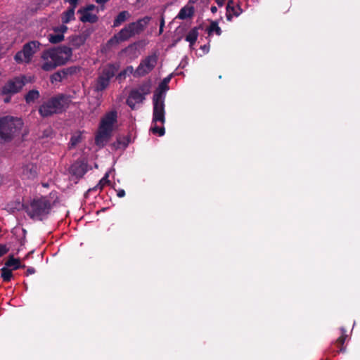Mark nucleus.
I'll return each mask as SVG.
<instances>
[{"label":"nucleus","mask_w":360,"mask_h":360,"mask_svg":"<svg viewBox=\"0 0 360 360\" xmlns=\"http://www.w3.org/2000/svg\"><path fill=\"white\" fill-rule=\"evenodd\" d=\"M135 89L139 91L143 96H146L150 93L151 82L150 80L145 81L139 84Z\"/></svg>","instance_id":"5701e85b"},{"label":"nucleus","mask_w":360,"mask_h":360,"mask_svg":"<svg viewBox=\"0 0 360 360\" xmlns=\"http://www.w3.org/2000/svg\"><path fill=\"white\" fill-rule=\"evenodd\" d=\"M108 177H109V174H108V173H106L104 175V176L99 181V182L97 184V185L95 186L92 188H89L88 191L91 192V191H96L97 190H102L105 185L110 184Z\"/></svg>","instance_id":"bb28decb"},{"label":"nucleus","mask_w":360,"mask_h":360,"mask_svg":"<svg viewBox=\"0 0 360 360\" xmlns=\"http://www.w3.org/2000/svg\"><path fill=\"white\" fill-rule=\"evenodd\" d=\"M346 338H347V335L343 333L340 337H339L337 339V340L335 342V344L337 345V347H340V349H339L340 352H344L345 351V349L343 347V345H344V343L345 342Z\"/></svg>","instance_id":"c9c22d12"},{"label":"nucleus","mask_w":360,"mask_h":360,"mask_svg":"<svg viewBox=\"0 0 360 360\" xmlns=\"http://www.w3.org/2000/svg\"><path fill=\"white\" fill-rule=\"evenodd\" d=\"M6 97L4 99V101L5 103H8L11 102L12 95H6Z\"/></svg>","instance_id":"49530a36"},{"label":"nucleus","mask_w":360,"mask_h":360,"mask_svg":"<svg viewBox=\"0 0 360 360\" xmlns=\"http://www.w3.org/2000/svg\"><path fill=\"white\" fill-rule=\"evenodd\" d=\"M165 25V20L163 18H161L160 20V29H159V34H161L163 32V27Z\"/></svg>","instance_id":"a19ab883"},{"label":"nucleus","mask_w":360,"mask_h":360,"mask_svg":"<svg viewBox=\"0 0 360 360\" xmlns=\"http://www.w3.org/2000/svg\"><path fill=\"white\" fill-rule=\"evenodd\" d=\"M165 98L153 97V123L158 122L164 124L165 122Z\"/></svg>","instance_id":"9d476101"},{"label":"nucleus","mask_w":360,"mask_h":360,"mask_svg":"<svg viewBox=\"0 0 360 360\" xmlns=\"http://www.w3.org/2000/svg\"><path fill=\"white\" fill-rule=\"evenodd\" d=\"M212 13H215L217 11V8L214 6H212L210 8Z\"/></svg>","instance_id":"8fccbe9b"},{"label":"nucleus","mask_w":360,"mask_h":360,"mask_svg":"<svg viewBox=\"0 0 360 360\" xmlns=\"http://www.w3.org/2000/svg\"><path fill=\"white\" fill-rule=\"evenodd\" d=\"M81 141V135H74L71 137L70 143L72 147L75 146Z\"/></svg>","instance_id":"e433bc0d"},{"label":"nucleus","mask_w":360,"mask_h":360,"mask_svg":"<svg viewBox=\"0 0 360 360\" xmlns=\"http://www.w3.org/2000/svg\"><path fill=\"white\" fill-rule=\"evenodd\" d=\"M206 32L209 35H211L213 32H215L218 36H220L222 32L217 21H212L210 26L207 27Z\"/></svg>","instance_id":"c85d7f7f"},{"label":"nucleus","mask_w":360,"mask_h":360,"mask_svg":"<svg viewBox=\"0 0 360 360\" xmlns=\"http://www.w3.org/2000/svg\"><path fill=\"white\" fill-rule=\"evenodd\" d=\"M154 124V126L151 127L150 131L155 134H158L160 136H163L165 133V127H160L156 124V123Z\"/></svg>","instance_id":"f704fd0d"},{"label":"nucleus","mask_w":360,"mask_h":360,"mask_svg":"<svg viewBox=\"0 0 360 360\" xmlns=\"http://www.w3.org/2000/svg\"><path fill=\"white\" fill-rule=\"evenodd\" d=\"M150 20V17L145 16L144 18H141L136 22L128 24L129 28L131 29L133 35L134 36L136 34H139L141 32H142Z\"/></svg>","instance_id":"ddd939ff"},{"label":"nucleus","mask_w":360,"mask_h":360,"mask_svg":"<svg viewBox=\"0 0 360 360\" xmlns=\"http://www.w3.org/2000/svg\"><path fill=\"white\" fill-rule=\"evenodd\" d=\"M117 195L119 198H123L125 195V191L123 189H120L117 191Z\"/></svg>","instance_id":"a18cd8bd"},{"label":"nucleus","mask_w":360,"mask_h":360,"mask_svg":"<svg viewBox=\"0 0 360 360\" xmlns=\"http://www.w3.org/2000/svg\"><path fill=\"white\" fill-rule=\"evenodd\" d=\"M215 1L219 6H222L224 4L225 0H215Z\"/></svg>","instance_id":"de8ad7c7"},{"label":"nucleus","mask_w":360,"mask_h":360,"mask_svg":"<svg viewBox=\"0 0 360 360\" xmlns=\"http://www.w3.org/2000/svg\"><path fill=\"white\" fill-rule=\"evenodd\" d=\"M68 40H69L70 47L71 46V48L72 49H78L81 46H82L85 43L86 38L85 36H84L82 34H74V35L70 36L68 38Z\"/></svg>","instance_id":"a211bd4d"},{"label":"nucleus","mask_w":360,"mask_h":360,"mask_svg":"<svg viewBox=\"0 0 360 360\" xmlns=\"http://www.w3.org/2000/svg\"><path fill=\"white\" fill-rule=\"evenodd\" d=\"M63 80H64V79L62 77L60 70L54 72L50 77V82L52 84H54L55 82H61Z\"/></svg>","instance_id":"72a5a7b5"},{"label":"nucleus","mask_w":360,"mask_h":360,"mask_svg":"<svg viewBox=\"0 0 360 360\" xmlns=\"http://www.w3.org/2000/svg\"><path fill=\"white\" fill-rule=\"evenodd\" d=\"M117 143L119 145L122 144L124 147H126L128 145V143H122L120 139H117Z\"/></svg>","instance_id":"3c124183"},{"label":"nucleus","mask_w":360,"mask_h":360,"mask_svg":"<svg viewBox=\"0 0 360 360\" xmlns=\"http://www.w3.org/2000/svg\"><path fill=\"white\" fill-rule=\"evenodd\" d=\"M27 214L32 220L42 221L49 214L52 204L51 200L44 196L34 198L29 204L23 205Z\"/></svg>","instance_id":"20e7f679"},{"label":"nucleus","mask_w":360,"mask_h":360,"mask_svg":"<svg viewBox=\"0 0 360 360\" xmlns=\"http://www.w3.org/2000/svg\"><path fill=\"white\" fill-rule=\"evenodd\" d=\"M146 99L145 96H143L139 91L133 89L131 90L129 95L127 99V104L132 109L136 108V105L141 103Z\"/></svg>","instance_id":"2eb2a0df"},{"label":"nucleus","mask_w":360,"mask_h":360,"mask_svg":"<svg viewBox=\"0 0 360 360\" xmlns=\"http://www.w3.org/2000/svg\"><path fill=\"white\" fill-rule=\"evenodd\" d=\"M1 276L4 282H9L13 276L12 271L6 266L1 268Z\"/></svg>","instance_id":"7c9ffc66"},{"label":"nucleus","mask_w":360,"mask_h":360,"mask_svg":"<svg viewBox=\"0 0 360 360\" xmlns=\"http://www.w3.org/2000/svg\"><path fill=\"white\" fill-rule=\"evenodd\" d=\"M194 14V8L193 6H184L181 8L179 13L177 15V18L181 20H185L188 18H191Z\"/></svg>","instance_id":"aec40b11"},{"label":"nucleus","mask_w":360,"mask_h":360,"mask_svg":"<svg viewBox=\"0 0 360 360\" xmlns=\"http://www.w3.org/2000/svg\"><path fill=\"white\" fill-rule=\"evenodd\" d=\"M81 70V68L77 65L70 66L60 70L62 75V77L64 79H67L70 77L77 75Z\"/></svg>","instance_id":"6ab92c4d"},{"label":"nucleus","mask_w":360,"mask_h":360,"mask_svg":"<svg viewBox=\"0 0 360 360\" xmlns=\"http://www.w3.org/2000/svg\"><path fill=\"white\" fill-rule=\"evenodd\" d=\"M68 96L58 94L44 101L39 107L38 112L41 117H48L55 114H60L66 110L70 103Z\"/></svg>","instance_id":"f03ea898"},{"label":"nucleus","mask_w":360,"mask_h":360,"mask_svg":"<svg viewBox=\"0 0 360 360\" xmlns=\"http://www.w3.org/2000/svg\"><path fill=\"white\" fill-rule=\"evenodd\" d=\"M37 175V167L34 165L29 163L22 166L21 172L22 179H33Z\"/></svg>","instance_id":"f3484780"},{"label":"nucleus","mask_w":360,"mask_h":360,"mask_svg":"<svg viewBox=\"0 0 360 360\" xmlns=\"http://www.w3.org/2000/svg\"><path fill=\"white\" fill-rule=\"evenodd\" d=\"M64 39L63 34H51L49 35V40L51 44H58Z\"/></svg>","instance_id":"2f4dec72"},{"label":"nucleus","mask_w":360,"mask_h":360,"mask_svg":"<svg viewBox=\"0 0 360 360\" xmlns=\"http://www.w3.org/2000/svg\"><path fill=\"white\" fill-rule=\"evenodd\" d=\"M134 72V68L132 66H128L126 69L121 71L117 76V79L121 80L122 79H125L127 75L132 74Z\"/></svg>","instance_id":"473e14b6"},{"label":"nucleus","mask_w":360,"mask_h":360,"mask_svg":"<svg viewBox=\"0 0 360 360\" xmlns=\"http://www.w3.org/2000/svg\"><path fill=\"white\" fill-rule=\"evenodd\" d=\"M120 65L117 63H108L102 70L94 85V91H104L110 84V79L118 71Z\"/></svg>","instance_id":"0eeeda50"},{"label":"nucleus","mask_w":360,"mask_h":360,"mask_svg":"<svg viewBox=\"0 0 360 360\" xmlns=\"http://www.w3.org/2000/svg\"><path fill=\"white\" fill-rule=\"evenodd\" d=\"M72 56V48L60 45L44 50L41 55L43 60L41 69L46 72L52 71L57 67L65 65Z\"/></svg>","instance_id":"f257e3e1"},{"label":"nucleus","mask_w":360,"mask_h":360,"mask_svg":"<svg viewBox=\"0 0 360 360\" xmlns=\"http://www.w3.org/2000/svg\"><path fill=\"white\" fill-rule=\"evenodd\" d=\"M171 79V77H167L159 84L158 89L154 92L153 97L165 98L166 97V91L169 89L168 83Z\"/></svg>","instance_id":"dca6fc26"},{"label":"nucleus","mask_w":360,"mask_h":360,"mask_svg":"<svg viewBox=\"0 0 360 360\" xmlns=\"http://www.w3.org/2000/svg\"><path fill=\"white\" fill-rule=\"evenodd\" d=\"M120 42H122V41L120 40V37H117V34H115L105 44V51L110 50L112 47L117 46Z\"/></svg>","instance_id":"c756f323"},{"label":"nucleus","mask_w":360,"mask_h":360,"mask_svg":"<svg viewBox=\"0 0 360 360\" xmlns=\"http://www.w3.org/2000/svg\"><path fill=\"white\" fill-rule=\"evenodd\" d=\"M25 85V77H15L8 80L1 88L2 95H13L21 91Z\"/></svg>","instance_id":"1a4fd4ad"},{"label":"nucleus","mask_w":360,"mask_h":360,"mask_svg":"<svg viewBox=\"0 0 360 360\" xmlns=\"http://www.w3.org/2000/svg\"><path fill=\"white\" fill-rule=\"evenodd\" d=\"M109 0H96V3L98 4H103L108 2Z\"/></svg>","instance_id":"09e8293b"},{"label":"nucleus","mask_w":360,"mask_h":360,"mask_svg":"<svg viewBox=\"0 0 360 360\" xmlns=\"http://www.w3.org/2000/svg\"><path fill=\"white\" fill-rule=\"evenodd\" d=\"M94 8L95 6L94 4H89L86 7L79 9L77 13L81 14V17L79 18L80 21L82 22H96L98 19V16L90 13V11H93Z\"/></svg>","instance_id":"9b49d317"},{"label":"nucleus","mask_w":360,"mask_h":360,"mask_svg":"<svg viewBox=\"0 0 360 360\" xmlns=\"http://www.w3.org/2000/svg\"><path fill=\"white\" fill-rule=\"evenodd\" d=\"M23 126L21 119L10 115L0 117V146L11 143Z\"/></svg>","instance_id":"7ed1b4c3"},{"label":"nucleus","mask_w":360,"mask_h":360,"mask_svg":"<svg viewBox=\"0 0 360 360\" xmlns=\"http://www.w3.org/2000/svg\"><path fill=\"white\" fill-rule=\"evenodd\" d=\"M117 122V112L111 110L106 112L101 119L98 130L95 137L98 146H104L110 139L113 131V126Z\"/></svg>","instance_id":"39448f33"},{"label":"nucleus","mask_w":360,"mask_h":360,"mask_svg":"<svg viewBox=\"0 0 360 360\" xmlns=\"http://www.w3.org/2000/svg\"><path fill=\"white\" fill-rule=\"evenodd\" d=\"M67 30H68V27L65 25H63L60 28L57 27V28L54 29V31L55 32L60 31L61 32L60 34H63V32H65Z\"/></svg>","instance_id":"37998d69"},{"label":"nucleus","mask_w":360,"mask_h":360,"mask_svg":"<svg viewBox=\"0 0 360 360\" xmlns=\"http://www.w3.org/2000/svg\"><path fill=\"white\" fill-rule=\"evenodd\" d=\"M129 16V13L127 11H123L116 16L113 21V27H118L120 26L122 22H124L127 18Z\"/></svg>","instance_id":"393cba45"},{"label":"nucleus","mask_w":360,"mask_h":360,"mask_svg":"<svg viewBox=\"0 0 360 360\" xmlns=\"http://www.w3.org/2000/svg\"><path fill=\"white\" fill-rule=\"evenodd\" d=\"M41 46V44L37 40L30 41L25 43L22 50L15 54V61L18 64L30 63L33 56L40 50Z\"/></svg>","instance_id":"423d86ee"},{"label":"nucleus","mask_w":360,"mask_h":360,"mask_svg":"<svg viewBox=\"0 0 360 360\" xmlns=\"http://www.w3.org/2000/svg\"><path fill=\"white\" fill-rule=\"evenodd\" d=\"M87 163L82 160H76L70 167V173L77 179H80L87 172Z\"/></svg>","instance_id":"f8f14e48"},{"label":"nucleus","mask_w":360,"mask_h":360,"mask_svg":"<svg viewBox=\"0 0 360 360\" xmlns=\"http://www.w3.org/2000/svg\"><path fill=\"white\" fill-rule=\"evenodd\" d=\"M53 134V129L51 127H48L44 130L41 135V138L50 137Z\"/></svg>","instance_id":"4c0bfd02"},{"label":"nucleus","mask_w":360,"mask_h":360,"mask_svg":"<svg viewBox=\"0 0 360 360\" xmlns=\"http://www.w3.org/2000/svg\"><path fill=\"white\" fill-rule=\"evenodd\" d=\"M7 267H13V270H17L20 268H25V265H21L20 259H15L13 255H10L8 260L5 264Z\"/></svg>","instance_id":"412c9836"},{"label":"nucleus","mask_w":360,"mask_h":360,"mask_svg":"<svg viewBox=\"0 0 360 360\" xmlns=\"http://www.w3.org/2000/svg\"><path fill=\"white\" fill-rule=\"evenodd\" d=\"M35 271H35V269H34V268H33V267H29V268H27V271H26L25 275H26V276H29L30 274H34V273H35Z\"/></svg>","instance_id":"c03bdc74"},{"label":"nucleus","mask_w":360,"mask_h":360,"mask_svg":"<svg viewBox=\"0 0 360 360\" xmlns=\"http://www.w3.org/2000/svg\"><path fill=\"white\" fill-rule=\"evenodd\" d=\"M243 13L240 6L234 2L233 0H229L226 5V19L231 21L233 17H238Z\"/></svg>","instance_id":"4468645a"},{"label":"nucleus","mask_w":360,"mask_h":360,"mask_svg":"<svg viewBox=\"0 0 360 360\" xmlns=\"http://www.w3.org/2000/svg\"><path fill=\"white\" fill-rule=\"evenodd\" d=\"M198 28L194 27L191 29L186 36V41L189 42L190 46H192L197 41L198 37Z\"/></svg>","instance_id":"4be33fe9"},{"label":"nucleus","mask_w":360,"mask_h":360,"mask_svg":"<svg viewBox=\"0 0 360 360\" xmlns=\"http://www.w3.org/2000/svg\"><path fill=\"white\" fill-rule=\"evenodd\" d=\"M68 1L69 2V4L70 5V7L76 8L79 0H68Z\"/></svg>","instance_id":"ea45409f"},{"label":"nucleus","mask_w":360,"mask_h":360,"mask_svg":"<svg viewBox=\"0 0 360 360\" xmlns=\"http://www.w3.org/2000/svg\"><path fill=\"white\" fill-rule=\"evenodd\" d=\"M8 252V248L5 245H0V257Z\"/></svg>","instance_id":"58836bf2"},{"label":"nucleus","mask_w":360,"mask_h":360,"mask_svg":"<svg viewBox=\"0 0 360 360\" xmlns=\"http://www.w3.org/2000/svg\"><path fill=\"white\" fill-rule=\"evenodd\" d=\"M75 8L69 7L62 15V22L63 23H68L71 20L75 19Z\"/></svg>","instance_id":"a878e982"},{"label":"nucleus","mask_w":360,"mask_h":360,"mask_svg":"<svg viewBox=\"0 0 360 360\" xmlns=\"http://www.w3.org/2000/svg\"><path fill=\"white\" fill-rule=\"evenodd\" d=\"M117 34L122 41H127L134 36L131 29L129 28V25L123 27Z\"/></svg>","instance_id":"b1692460"},{"label":"nucleus","mask_w":360,"mask_h":360,"mask_svg":"<svg viewBox=\"0 0 360 360\" xmlns=\"http://www.w3.org/2000/svg\"><path fill=\"white\" fill-rule=\"evenodd\" d=\"M200 49L203 51L204 53H207L209 52L210 49V45L209 44H205L203 46H200Z\"/></svg>","instance_id":"79ce46f5"},{"label":"nucleus","mask_w":360,"mask_h":360,"mask_svg":"<svg viewBox=\"0 0 360 360\" xmlns=\"http://www.w3.org/2000/svg\"><path fill=\"white\" fill-rule=\"evenodd\" d=\"M158 56L154 53L143 59L134 72L135 77H143L150 72L155 67Z\"/></svg>","instance_id":"6e6552de"},{"label":"nucleus","mask_w":360,"mask_h":360,"mask_svg":"<svg viewBox=\"0 0 360 360\" xmlns=\"http://www.w3.org/2000/svg\"><path fill=\"white\" fill-rule=\"evenodd\" d=\"M40 96L39 91L36 89L30 90L27 92L25 96V100L27 103H30L34 102L35 100L38 99Z\"/></svg>","instance_id":"cd10ccee"},{"label":"nucleus","mask_w":360,"mask_h":360,"mask_svg":"<svg viewBox=\"0 0 360 360\" xmlns=\"http://www.w3.org/2000/svg\"><path fill=\"white\" fill-rule=\"evenodd\" d=\"M1 182H2V176H1V175L0 174V184H1Z\"/></svg>","instance_id":"603ef678"}]
</instances>
